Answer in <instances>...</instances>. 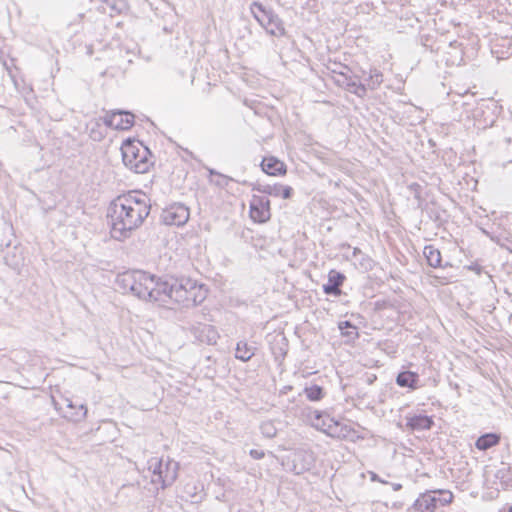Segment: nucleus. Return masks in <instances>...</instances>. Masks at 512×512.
I'll use <instances>...</instances> for the list:
<instances>
[{"instance_id": "1", "label": "nucleus", "mask_w": 512, "mask_h": 512, "mask_svg": "<svg viewBox=\"0 0 512 512\" xmlns=\"http://www.w3.org/2000/svg\"><path fill=\"white\" fill-rule=\"evenodd\" d=\"M151 211L150 198L141 191H131L112 200L106 218L111 237L124 240L139 228Z\"/></svg>"}, {"instance_id": "2", "label": "nucleus", "mask_w": 512, "mask_h": 512, "mask_svg": "<svg viewBox=\"0 0 512 512\" xmlns=\"http://www.w3.org/2000/svg\"><path fill=\"white\" fill-rule=\"evenodd\" d=\"M115 283L122 293H131L141 300L148 301L149 290L154 285V275L142 270H128L118 274Z\"/></svg>"}, {"instance_id": "3", "label": "nucleus", "mask_w": 512, "mask_h": 512, "mask_svg": "<svg viewBox=\"0 0 512 512\" xmlns=\"http://www.w3.org/2000/svg\"><path fill=\"white\" fill-rule=\"evenodd\" d=\"M123 163L135 173H146L152 165V153L142 142L127 139L121 146Z\"/></svg>"}, {"instance_id": "4", "label": "nucleus", "mask_w": 512, "mask_h": 512, "mask_svg": "<svg viewBox=\"0 0 512 512\" xmlns=\"http://www.w3.org/2000/svg\"><path fill=\"white\" fill-rule=\"evenodd\" d=\"M250 12L258 24L270 36L281 38L286 35L283 20L271 7H267L258 1H253L250 4Z\"/></svg>"}, {"instance_id": "5", "label": "nucleus", "mask_w": 512, "mask_h": 512, "mask_svg": "<svg viewBox=\"0 0 512 512\" xmlns=\"http://www.w3.org/2000/svg\"><path fill=\"white\" fill-rule=\"evenodd\" d=\"M148 470L152 473V483L160 484L162 489L171 486L178 477L179 463L167 457H152L148 460Z\"/></svg>"}, {"instance_id": "6", "label": "nucleus", "mask_w": 512, "mask_h": 512, "mask_svg": "<svg viewBox=\"0 0 512 512\" xmlns=\"http://www.w3.org/2000/svg\"><path fill=\"white\" fill-rule=\"evenodd\" d=\"M313 426L332 438L353 440L354 437H358L349 424L335 420L320 411L314 412Z\"/></svg>"}, {"instance_id": "7", "label": "nucleus", "mask_w": 512, "mask_h": 512, "mask_svg": "<svg viewBox=\"0 0 512 512\" xmlns=\"http://www.w3.org/2000/svg\"><path fill=\"white\" fill-rule=\"evenodd\" d=\"M207 297V289L202 284H197L189 278L178 280L177 290L175 292V303L184 307L196 306L201 304Z\"/></svg>"}, {"instance_id": "8", "label": "nucleus", "mask_w": 512, "mask_h": 512, "mask_svg": "<svg viewBox=\"0 0 512 512\" xmlns=\"http://www.w3.org/2000/svg\"><path fill=\"white\" fill-rule=\"evenodd\" d=\"M453 497L452 492L449 490L426 491L415 500L409 512H435L438 506L450 504Z\"/></svg>"}, {"instance_id": "9", "label": "nucleus", "mask_w": 512, "mask_h": 512, "mask_svg": "<svg viewBox=\"0 0 512 512\" xmlns=\"http://www.w3.org/2000/svg\"><path fill=\"white\" fill-rule=\"evenodd\" d=\"M341 70L332 69V73L335 74L334 81L343 89L350 93L357 95L358 97L366 96V84L362 83L360 78L353 75L351 69L348 66H340Z\"/></svg>"}, {"instance_id": "10", "label": "nucleus", "mask_w": 512, "mask_h": 512, "mask_svg": "<svg viewBox=\"0 0 512 512\" xmlns=\"http://www.w3.org/2000/svg\"><path fill=\"white\" fill-rule=\"evenodd\" d=\"M178 278L161 279L154 276V285L150 289L149 299L151 302L166 304L169 301L175 302Z\"/></svg>"}, {"instance_id": "11", "label": "nucleus", "mask_w": 512, "mask_h": 512, "mask_svg": "<svg viewBox=\"0 0 512 512\" xmlns=\"http://www.w3.org/2000/svg\"><path fill=\"white\" fill-rule=\"evenodd\" d=\"M190 217L189 208L182 203H173L169 207L163 209L161 213V221L165 225L183 226Z\"/></svg>"}, {"instance_id": "12", "label": "nucleus", "mask_w": 512, "mask_h": 512, "mask_svg": "<svg viewBox=\"0 0 512 512\" xmlns=\"http://www.w3.org/2000/svg\"><path fill=\"white\" fill-rule=\"evenodd\" d=\"M250 217L258 223H265L270 220V200L264 196L253 195L250 201Z\"/></svg>"}, {"instance_id": "13", "label": "nucleus", "mask_w": 512, "mask_h": 512, "mask_svg": "<svg viewBox=\"0 0 512 512\" xmlns=\"http://www.w3.org/2000/svg\"><path fill=\"white\" fill-rule=\"evenodd\" d=\"M135 116L129 111L117 110L104 116L106 126L116 130H128L134 124Z\"/></svg>"}, {"instance_id": "14", "label": "nucleus", "mask_w": 512, "mask_h": 512, "mask_svg": "<svg viewBox=\"0 0 512 512\" xmlns=\"http://www.w3.org/2000/svg\"><path fill=\"white\" fill-rule=\"evenodd\" d=\"M345 280L346 276L343 273L334 269L330 270L328 273V282L323 285V292L326 295H341V286Z\"/></svg>"}, {"instance_id": "15", "label": "nucleus", "mask_w": 512, "mask_h": 512, "mask_svg": "<svg viewBox=\"0 0 512 512\" xmlns=\"http://www.w3.org/2000/svg\"><path fill=\"white\" fill-rule=\"evenodd\" d=\"M288 340L283 334H276L270 341V350L276 362L281 364L288 353Z\"/></svg>"}, {"instance_id": "16", "label": "nucleus", "mask_w": 512, "mask_h": 512, "mask_svg": "<svg viewBox=\"0 0 512 512\" xmlns=\"http://www.w3.org/2000/svg\"><path fill=\"white\" fill-rule=\"evenodd\" d=\"M405 420L406 427L411 431L430 430L434 425V420L431 416L422 414L407 415Z\"/></svg>"}, {"instance_id": "17", "label": "nucleus", "mask_w": 512, "mask_h": 512, "mask_svg": "<svg viewBox=\"0 0 512 512\" xmlns=\"http://www.w3.org/2000/svg\"><path fill=\"white\" fill-rule=\"evenodd\" d=\"M193 332L198 341L208 345L216 344L219 338L217 330L208 324H199L193 328Z\"/></svg>"}, {"instance_id": "18", "label": "nucleus", "mask_w": 512, "mask_h": 512, "mask_svg": "<svg viewBox=\"0 0 512 512\" xmlns=\"http://www.w3.org/2000/svg\"><path fill=\"white\" fill-rule=\"evenodd\" d=\"M126 7L124 0H98V14L114 17Z\"/></svg>"}, {"instance_id": "19", "label": "nucleus", "mask_w": 512, "mask_h": 512, "mask_svg": "<svg viewBox=\"0 0 512 512\" xmlns=\"http://www.w3.org/2000/svg\"><path fill=\"white\" fill-rule=\"evenodd\" d=\"M263 172L271 176H281L286 174V165L275 157H264L261 162Z\"/></svg>"}, {"instance_id": "20", "label": "nucleus", "mask_w": 512, "mask_h": 512, "mask_svg": "<svg viewBox=\"0 0 512 512\" xmlns=\"http://www.w3.org/2000/svg\"><path fill=\"white\" fill-rule=\"evenodd\" d=\"M396 384L402 388H409L415 390L419 387L420 377L417 372L401 371L396 376Z\"/></svg>"}, {"instance_id": "21", "label": "nucleus", "mask_w": 512, "mask_h": 512, "mask_svg": "<svg viewBox=\"0 0 512 512\" xmlns=\"http://www.w3.org/2000/svg\"><path fill=\"white\" fill-rule=\"evenodd\" d=\"M67 410L64 417L73 422L81 421L87 414V408L83 404H74L72 400L66 399Z\"/></svg>"}, {"instance_id": "22", "label": "nucleus", "mask_w": 512, "mask_h": 512, "mask_svg": "<svg viewBox=\"0 0 512 512\" xmlns=\"http://www.w3.org/2000/svg\"><path fill=\"white\" fill-rule=\"evenodd\" d=\"M257 348L254 344H249L246 340L238 341L235 349V358L248 362L255 355Z\"/></svg>"}, {"instance_id": "23", "label": "nucleus", "mask_w": 512, "mask_h": 512, "mask_svg": "<svg viewBox=\"0 0 512 512\" xmlns=\"http://www.w3.org/2000/svg\"><path fill=\"white\" fill-rule=\"evenodd\" d=\"M354 265L362 271H371L374 268L375 262L371 257L364 254L359 248H354L352 253Z\"/></svg>"}, {"instance_id": "24", "label": "nucleus", "mask_w": 512, "mask_h": 512, "mask_svg": "<svg viewBox=\"0 0 512 512\" xmlns=\"http://www.w3.org/2000/svg\"><path fill=\"white\" fill-rule=\"evenodd\" d=\"M500 435L497 433H485L478 437V439L475 442V447L480 451H486L496 445L500 442Z\"/></svg>"}, {"instance_id": "25", "label": "nucleus", "mask_w": 512, "mask_h": 512, "mask_svg": "<svg viewBox=\"0 0 512 512\" xmlns=\"http://www.w3.org/2000/svg\"><path fill=\"white\" fill-rule=\"evenodd\" d=\"M423 254L429 266L434 268L443 267L441 252L434 245H426Z\"/></svg>"}, {"instance_id": "26", "label": "nucleus", "mask_w": 512, "mask_h": 512, "mask_svg": "<svg viewBox=\"0 0 512 512\" xmlns=\"http://www.w3.org/2000/svg\"><path fill=\"white\" fill-rule=\"evenodd\" d=\"M362 73H363L362 83L366 84V91L368 89H370V90L376 89L383 82V74L377 69H371L367 76H366L365 71H363Z\"/></svg>"}, {"instance_id": "27", "label": "nucleus", "mask_w": 512, "mask_h": 512, "mask_svg": "<svg viewBox=\"0 0 512 512\" xmlns=\"http://www.w3.org/2000/svg\"><path fill=\"white\" fill-rule=\"evenodd\" d=\"M338 328L344 337L350 340H355L359 337L357 327L350 321H342L339 323Z\"/></svg>"}, {"instance_id": "28", "label": "nucleus", "mask_w": 512, "mask_h": 512, "mask_svg": "<svg viewBox=\"0 0 512 512\" xmlns=\"http://www.w3.org/2000/svg\"><path fill=\"white\" fill-rule=\"evenodd\" d=\"M304 394L308 400L317 402L324 398L326 392L324 391L323 387L315 384L309 387H305Z\"/></svg>"}, {"instance_id": "29", "label": "nucleus", "mask_w": 512, "mask_h": 512, "mask_svg": "<svg viewBox=\"0 0 512 512\" xmlns=\"http://www.w3.org/2000/svg\"><path fill=\"white\" fill-rule=\"evenodd\" d=\"M279 188H280V184L271 185V184L257 183V184L253 185L252 190L257 191L262 194L279 197Z\"/></svg>"}, {"instance_id": "30", "label": "nucleus", "mask_w": 512, "mask_h": 512, "mask_svg": "<svg viewBox=\"0 0 512 512\" xmlns=\"http://www.w3.org/2000/svg\"><path fill=\"white\" fill-rule=\"evenodd\" d=\"M260 429L262 434L267 438H273L276 436L277 429L270 421L263 422L260 426Z\"/></svg>"}, {"instance_id": "31", "label": "nucleus", "mask_w": 512, "mask_h": 512, "mask_svg": "<svg viewBox=\"0 0 512 512\" xmlns=\"http://www.w3.org/2000/svg\"><path fill=\"white\" fill-rule=\"evenodd\" d=\"M408 189L414 195V198L418 200V207H421V204H422L421 193H422L423 187L420 184L413 182L408 186Z\"/></svg>"}, {"instance_id": "32", "label": "nucleus", "mask_w": 512, "mask_h": 512, "mask_svg": "<svg viewBox=\"0 0 512 512\" xmlns=\"http://www.w3.org/2000/svg\"><path fill=\"white\" fill-rule=\"evenodd\" d=\"M216 186L220 188H226L231 181H234L232 177H229L227 175H224L222 173L218 174V177L216 180H211Z\"/></svg>"}, {"instance_id": "33", "label": "nucleus", "mask_w": 512, "mask_h": 512, "mask_svg": "<svg viewBox=\"0 0 512 512\" xmlns=\"http://www.w3.org/2000/svg\"><path fill=\"white\" fill-rule=\"evenodd\" d=\"M504 151L508 162H512V137H506L504 139Z\"/></svg>"}, {"instance_id": "34", "label": "nucleus", "mask_w": 512, "mask_h": 512, "mask_svg": "<svg viewBox=\"0 0 512 512\" xmlns=\"http://www.w3.org/2000/svg\"><path fill=\"white\" fill-rule=\"evenodd\" d=\"M293 195V188L291 186L280 184L279 197L283 199H290Z\"/></svg>"}, {"instance_id": "35", "label": "nucleus", "mask_w": 512, "mask_h": 512, "mask_svg": "<svg viewBox=\"0 0 512 512\" xmlns=\"http://www.w3.org/2000/svg\"><path fill=\"white\" fill-rule=\"evenodd\" d=\"M249 455L256 460L262 459L265 456V452L259 449H251L249 451Z\"/></svg>"}, {"instance_id": "36", "label": "nucleus", "mask_w": 512, "mask_h": 512, "mask_svg": "<svg viewBox=\"0 0 512 512\" xmlns=\"http://www.w3.org/2000/svg\"><path fill=\"white\" fill-rule=\"evenodd\" d=\"M496 121V118L494 115H492V118L489 122L485 120V124L483 125V128L492 127Z\"/></svg>"}, {"instance_id": "37", "label": "nucleus", "mask_w": 512, "mask_h": 512, "mask_svg": "<svg viewBox=\"0 0 512 512\" xmlns=\"http://www.w3.org/2000/svg\"><path fill=\"white\" fill-rule=\"evenodd\" d=\"M334 67H328V69L332 72V69H336V70H341V67L340 66H345L344 64H341V63H334L333 64Z\"/></svg>"}, {"instance_id": "38", "label": "nucleus", "mask_w": 512, "mask_h": 512, "mask_svg": "<svg viewBox=\"0 0 512 512\" xmlns=\"http://www.w3.org/2000/svg\"><path fill=\"white\" fill-rule=\"evenodd\" d=\"M292 390V386L290 385H287V386H284L282 389H281V394H287L288 391Z\"/></svg>"}, {"instance_id": "39", "label": "nucleus", "mask_w": 512, "mask_h": 512, "mask_svg": "<svg viewBox=\"0 0 512 512\" xmlns=\"http://www.w3.org/2000/svg\"><path fill=\"white\" fill-rule=\"evenodd\" d=\"M392 488L394 491H399L402 489V485L400 483H393Z\"/></svg>"}, {"instance_id": "40", "label": "nucleus", "mask_w": 512, "mask_h": 512, "mask_svg": "<svg viewBox=\"0 0 512 512\" xmlns=\"http://www.w3.org/2000/svg\"><path fill=\"white\" fill-rule=\"evenodd\" d=\"M209 174L210 176H216L218 177V174H220L219 172H217L216 170L214 169H209Z\"/></svg>"}, {"instance_id": "41", "label": "nucleus", "mask_w": 512, "mask_h": 512, "mask_svg": "<svg viewBox=\"0 0 512 512\" xmlns=\"http://www.w3.org/2000/svg\"><path fill=\"white\" fill-rule=\"evenodd\" d=\"M371 480H372V481H381V480L379 479L378 475H377V474H375V473H372V475H371Z\"/></svg>"}, {"instance_id": "42", "label": "nucleus", "mask_w": 512, "mask_h": 512, "mask_svg": "<svg viewBox=\"0 0 512 512\" xmlns=\"http://www.w3.org/2000/svg\"><path fill=\"white\" fill-rule=\"evenodd\" d=\"M88 53H89L90 55H92V53H93V49H92V47H89V49H88Z\"/></svg>"}, {"instance_id": "43", "label": "nucleus", "mask_w": 512, "mask_h": 512, "mask_svg": "<svg viewBox=\"0 0 512 512\" xmlns=\"http://www.w3.org/2000/svg\"><path fill=\"white\" fill-rule=\"evenodd\" d=\"M507 512H512V505L508 508Z\"/></svg>"}]
</instances>
